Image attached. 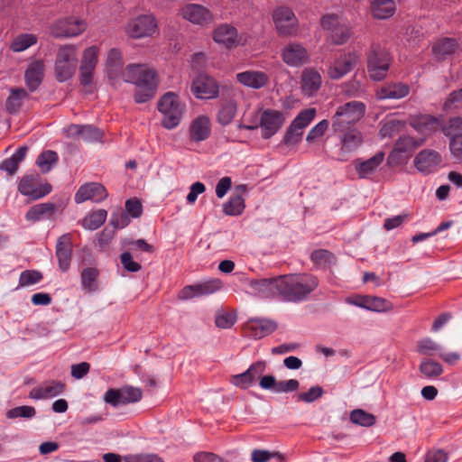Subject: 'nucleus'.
Instances as JSON below:
<instances>
[{
	"mask_svg": "<svg viewBox=\"0 0 462 462\" xmlns=\"http://www.w3.org/2000/svg\"><path fill=\"white\" fill-rule=\"evenodd\" d=\"M78 58L74 45L60 46V82L71 78L76 71Z\"/></svg>",
	"mask_w": 462,
	"mask_h": 462,
	"instance_id": "2eb2a0df",
	"label": "nucleus"
},
{
	"mask_svg": "<svg viewBox=\"0 0 462 462\" xmlns=\"http://www.w3.org/2000/svg\"><path fill=\"white\" fill-rule=\"evenodd\" d=\"M391 63L390 53L380 44L372 43L367 52V71L373 80L383 79Z\"/></svg>",
	"mask_w": 462,
	"mask_h": 462,
	"instance_id": "39448f33",
	"label": "nucleus"
},
{
	"mask_svg": "<svg viewBox=\"0 0 462 462\" xmlns=\"http://www.w3.org/2000/svg\"><path fill=\"white\" fill-rule=\"evenodd\" d=\"M190 91L199 99H210L217 97L219 87L212 77L200 73L192 81Z\"/></svg>",
	"mask_w": 462,
	"mask_h": 462,
	"instance_id": "ddd939ff",
	"label": "nucleus"
},
{
	"mask_svg": "<svg viewBox=\"0 0 462 462\" xmlns=\"http://www.w3.org/2000/svg\"><path fill=\"white\" fill-rule=\"evenodd\" d=\"M366 106L361 101H350L339 106L332 116L333 132H342L355 127L365 114Z\"/></svg>",
	"mask_w": 462,
	"mask_h": 462,
	"instance_id": "7ed1b4c3",
	"label": "nucleus"
},
{
	"mask_svg": "<svg viewBox=\"0 0 462 462\" xmlns=\"http://www.w3.org/2000/svg\"><path fill=\"white\" fill-rule=\"evenodd\" d=\"M329 122L327 119H323L313 126L308 133L306 141L308 143H313L315 140L324 135L328 130Z\"/></svg>",
	"mask_w": 462,
	"mask_h": 462,
	"instance_id": "bf43d9fd",
	"label": "nucleus"
},
{
	"mask_svg": "<svg viewBox=\"0 0 462 462\" xmlns=\"http://www.w3.org/2000/svg\"><path fill=\"white\" fill-rule=\"evenodd\" d=\"M157 30V21L152 14H140L130 19L125 27V32L133 39L150 37Z\"/></svg>",
	"mask_w": 462,
	"mask_h": 462,
	"instance_id": "423d86ee",
	"label": "nucleus"
},
{
	"mask_svg": "<svg viewBox=\"0 0 462 462\" xmlns=\"http://www.w3.org/2000/svg\"><path fill=\"white\" fill-rule=\"evenodd\" d=\"M350 420L359 426L371 427L375 423L376 419L372 413L362 409H356L350 413Z\"/></svg>",
	"mask_w": 462,
	"mask_h": 462,
	"instance_id": "a18cd8bd",
	"label": "nucleus"
},
{
	"mask_svg": "<svg viewBox=\"0 0 462 462\" xmlns=\"http://www.w3.org/2000/svg\"><path fill=\"white\" fill-rule=\"evenodd\" d=\"M420 371L425 377L432 379L441 375L444 369L441 364L430 359H424L420 365Z\"/></svg>",
	"mask_w": 462,
	"mask_h": 462,
	"instance_id": "c03bdc74",
	"label": "nucleus"
},
{
	"mask_svg": "<svg viewBox=\"0 0 462 462\" xmlns=\"http://www.w3.org/2000/svg\"><path fill=\"white\" fill-rule=\"evenodd\" d=\"M189 139L195 143L207 140L211 134V121L206 115L195 117L189 127Z\"/></svg>",
	"mask_w": 462,
	"mask_h": 462,
	"instance_id": "393cba45",
	"label": "nucleus"
},
{
	"mask_svg": "<svg viewBox=\"0 0 462 462\" xmlns=\"http://www.w3.org/2000/svg\"><path fill=\"white\" fill-rule=\"evenodd\" d=\"M87 29V22L79 15H69L60 20V37H76Z\"/></svg>",
	"mask_w": 462,
	"mask_h": 462,
	"instance_id": "5701e85b",
	"label": "nucleus"
},
{
	"mask_svg": "<svg viewBox=\"0 0 462 462\" xmlns=\"http://www.w3.org/2000/svg\"><path fill=\"white\" fill-rule=\"evenodd\" d=\"M254 383V381L253 380V377L251 376L247 370L242 374H236L232 377V383L242 389L248 388Z\"/></svg>",
	"mask_w": 462,
	"mask_h": 462,
	"instance_id": "69168bd1",
	"label": "nucleus"
},
{
	"mask_svg": "<svg viewBox=\"0 0 462 462\" xmlns=\"http://www.w3.org/2000/svg\"><path fill=\"white\" fill-rule=\"evenodd\" d=\"M181 16L189 22L206 25L213 22L214 17L211 12L205 6L198 4H189L180 10Z\"/></svg>",
	"mask_w": 462,
	"mask_h": 462,
	"instance_id": "aec40b11",
	"label": "nucleus"
},
{
	"mask_svg": "<svg viewBox=\"0 0 462 462\" xmlns=\"http://www.w3.org/2000/svg\"><path fill=\"white\" fill-rule=\"evenodd\" d=\"M321 26L329 33L331 42L334 44H344L350 38V28L337 15H324L321 19Z\"/></svg>",
	"mask_w": 462,
	"mask_h": 462,
	"instance_id": "1a4fd4ad",
	"label": "nucleus"
},
{
	"mask_svg": "<svg viewBox=\"0 0 462 462\" xmlns=\"http://www.w3.org/2000/svg\"><path fill=\"white\" fill-rule=\"evenodd\" d=\"M158 110L163 116L162 125L171 130L180 124L185 112V105L180 102L177 94L167 92L160 98Z\"/></svg>",
	"mask_w": 462,
	"mask_h": 462,
	"instance_id": "20e7f679",
	"label": "nucleus"
},
{
	"mask_svg": "<svg viewBox=\"0 0 462 462\" xmlns=\"http://www.w3.org/2000/svg\"><path fill=\"white\" fill-rule=\"evenodd\" d=\"M322 394L323 389L320 386H312L308 392L299 393L297 395V402H303L307 403L313 402L320 398Z\"/></svg>",
	"mask_w": 462,
	"mask_h": 462,
	"instance_id": "052dcab7",
	"label": "nucleus"
},
{
	"mask_svg": "<svg viewBox=\"0 0 462 462\" xmlns=\"http://www.w3.org/2000/svg\"><path fill=\"white\" fill-rule=\"evenodd\" d=\"M280 276L269 279H251L247 281L248 287L255 294L262 297L279 296Z\"/></svg>",
	"mask_w": 462,
	"mask_h": 462,
	"instance_id": "4be33fe9",
	"label": "nucleus"
},
{
	"mask_svg": "<svg viewBox=\"0 0 462 462\" xmlns=\"http://www.w3.org/2000/svg\"><path fill=\"white\" fill-rule=\"evenodd\" d=\"M57 153L53 151L42 152L36 160V164L43 173L48 172L57 161Z\"/></svg>",
	"mask_w": 462,
	"mask_h": 462,
	"instance_id": "09e8293b",
	"label": "nucleus"
},
{
	"mask_svg": "<svg viewBox=\"0 0 462 462\" xmlns=\"http://www.w3.org/2000/svg\"><path fill=\"white\" fill-rule=\"evenodd\" d=\"M300 79L301 91L308 97L315 95L322 85L320 73L313 68L305 69L301 73Z\"/></svg>",
	"mask_w": 462,
	"mask_h": 462,
	"instance_id": "c756f323",
	"label": "nucleus"
},
{
	"mask_svg": "<svg viewBox=\"0 0 462 462\" xmlns=\"http://www.w3.org/2000/svg\"><path fill=\"white\" fill-rule=\"evenodd\" d=\"M334 133L338 135L340 140L342 153H350L356 151L363 143V134L356 127Z\"/></svg>",
	"mask_w": 462,
	"mask_h": 462,
	"instance_id": "c85d7f7f",
	"label": "nucleus"
},
{
	"mask_svg": "<svg viewBox=\"0 0 462 462\" xmlns=\"http://www.w3.org/2000/svg\"><path fill=\"white\" fill-rule=\"evenodd\" d=\"M410 93V87L403 83H391L383 86L377 91L379 99H400L405 97Z\"/></svg>",
	"mask_w": 462,
	"mask_h": 462,
	"instance_id": "2f4dec72",
	"label": "nucleus"
},
{
	"mask_svg": "<svg viewBox=\"0 0 462 462\" xmlns=\"http://www.w3.org/2000/svg\"><path fill=\"white\" fill-rule=\"evenodd\" d=\"M395 10L396 5L393 0H374L371 5L373 17L379 20L392 17Z\"/></svg>",
	"mask_w": 462,
	"mask_h": 462,
	"instance_id": "473e14b6",
	"label": "nucleus"
},
{
	"mask_svg": "<svg viewBox=\"0 0 462 462\" xmlns=\"http://www.w3.org/2000/svg\"><path fill=\"white\" fill-rule=\"evenodd\" d=\"M111 225L116 228H124L130 223V216L125 211H116L111 215Z\"/></svg>",
	"mask_w": 462,
	"mask_h": 462,
	"instance_id": "0e129e2a",
	"label": "nucleus"
},
{
	"mask_svg": "<svg viewBox=\"0 0 462 462\" xmlns=\"http://www.w3.org/2000/svg\"><path fill=\"white\" fill-rule=\"evenodd\" d=\"M279 296L289 302L306 300L318 288L319 280L311 274L281 275L279 282Z\"/></svg>",
	"mask_w": 462,
	"mask_h": 462,
	"instance_id": "f03ea898",
	"label": "nucleus"
},
{
	"mask_svg": "<svg viewBox=\"0 0 462 462\" xmlns=\"http://www.w3.org/2000/svg\"><path fill=\"white\" fill-rule=\"evenodd\" d=\"M365 301V310L371 311H385L388 310L389 307V302L386 300L380 297L366 296Z\"/></svg>",
	"mask_w": 462,
	"mask_h": 462,
	"instance_id": "4d7b16f0",
	"label": "nucleus"
},
{
	"mask_svg": "<svg viewBox=\"0 0 462 462\" xmlns=\"http://www.w3.org/2000/svg\"><path fill=\"white\" fill-rule=\"evenodd\" d=\"M442 346L431 338H424L418 343V352L422 355L434 356L441 352Z\"/></svg>",
	"mask_w": 462,
	"mask_h": 462,
	"instance_id": "603ef678",
	"label": "nucleus"
},
{
	"mask_svg": "<svg viewBox=\"0 0 462 462\" xmlns=\"http://www.w3.org/2000/svg\"><path fill=\"white\" fill-rule=\"evenodd\" d=\"M58 394V384L55 382L44 383L38 387L33 388L29 396L32 399H51Z\"/></svg>",
	"mask_w": 462,
	"mask_h": 462,
	"instance_id": "79ce46f5",
	"label": "nucleus"
},
{
	"mask_svg": "<svg viewBox=\"0 0 462 462\" xmlns=\"http://www.w3.org/2000/svg\"><path fill=\"white\" fill-rule=\"evenodd\" d=\"M359 54L356 51L340 52L329 62L327 74L332 80H338L348 74L357 64Z\"/></svg>",
	"mask_w": 462,
	"mask_h": 462,
	"instance_id": "0eeeda50",
	"label": "nucleus"
},
{
	"mask_svg": "<svg viewBox=\"0 0 462 462\" xmlns=\"http://www.w3.org/2000/svg\"><path fill=\"white\" fill-rule=\"evenodd\" d=\"M304 129H302L295 123L291 122L286 130L283 137V142L287 145H295L300 143L303 134Z\"/></svg>",
	"mask_w": 462,
	"mask_h": 462,
	"instance_id": "8fccbe9b",
	"label": "nucleus"
},
{
	"mask_svg": "<svg viewBox=\"0 0 462 462\" xmlns=\"http://www.w3.org/2000/svg\"><path fill=\"white\" fill-rule=\"evenodd\" d=\"M236 81L244 87L260 89L269 82V76L262 70L248 69L236 75Z\"/></svg>",
	"mask_w": 462,
	"mask_h": 462,
	"instance_id": "b1692460",
	"label": "nucleus"
},
{
	"mask_svg": "<svg viewBox=\"0 0 462 462\" xmlns=\"http://www.w3.org/2000/svg\"><path fill=\"white\" fill-rule=\"evenodd\" d=\"M38 37L33 33H20L10 42L9 49L13 52H22L35 45Z\"/></svg>",
	"mask_w": 462,
	"mask_h": 462,
	"instance_id": "c9c22d12",
	"label": "nucleus"
},
{
	"mask_svg": "<svg viewBox=\"0 0 462 462\" xmlns=\"http://www.w3.org/2000/svg\"><path fill=\"white\" fill-rule=\"evenodd\" d=\"M316 109L312 107L303 109L298 114L292 122L302 129H305L313 121L316 116Z\"/></svg>",
	"mask_w": 462,
	"mask_h": 462,
	"instance_id": "13d9d810",
	"label": "nucleus"
},
{
	"mask_svg": "<svg viewBox=\"0 0 462 462\" xmlns=\"http://www.w3.org/2000/svg\"><path fill=\"white\" fill-rule=\"evenodd\" d=\"M223 287L220 279L213 278L192 285L185 286L179 293L180 300H190L195 297H202L213 294Z\"/></svg>",
	"mask_w": 462,
	"mask_h": 462,
	"instance_id": "9d476101",
	"label": "nucleus"
},
{
	"mask_svg": "<svg viewBox=\"0 0 462 462\" xmlns=\"http://www.w3.org/2000/svg\"><path fill=\"white\" fill-rule=\"evenodd\" d=\"M384 157L385 153L383 152H378L367 160H355L354 166L358 177L360 179H367L373 175L384 161Z\"/></svg>",
	"mask_w": 462,
	"mask_h": 462,
	"instance_id": "cd10ccee",
	"label": "nucleus"
},
{
	"mask_svg": "<svg viewBox=\"0 0 462 462\" xmlns=\"http://www.w3.org/2000/svg\"><path fill=\"white\" fill-rule=\"evenodd\" d=\"M43 278L42 273L37 270H25L21 273L18 281V287H29L39 283Z\"/></svg>",
	"mask_w": 462,
	"mask_h": 462,
	"instance_id": "de8ad7c7",
	"label": "nucleus"
},
{
	"mask_svg": "<svg viewBox=\"0 0 462 462\" xmlns=\"http://www.w3.org/2000/svg\"><path fill=\"white\" fill-rule=\"evenodd\" d=\"M273 20L280 35H291L297 28V18L292 10L282 5L273 12Z\"/></svg>",
	"mask_w": 462,
	"mask_h": 462,
	"instance_id": "9b49d317",
	"label": "nucleus"
},
{
	"mask_svg": "<svg viewBox=\"0 0 462 462\" xmlns=\"http://www.w3.org/2000/svg\"><path fill=\"white\" fill-rule=\"evenodd\" d=\"M19 191L32 200L43 198L51 191V186L43 182L39 174H27L23 176L18 185Z\"/></svg>",
	"mask_w": 462,
	"mask_h": 462,
	"instance_id": "6e6552de",
	"label": "nucleus"
},
{
	"mask_svg": "<svg viewBox=\"0 0 462 462\" xmlns=\"http://www.w3.org/2000/svg\"><path fill=\"white\" fill-rule=\"evenodd\" d=\"M56 205L51 202L41 203L32 207L25 215L28 221H38L54 216Z\"/></svg>",
	"mask_w": 462,
	"mask_h": 462,
	"instance_id": "f704fd0d",
	"label": "nucleus"
},
{
	"mask_svg": "<svg viewBox=\"0 0 462 462\" xmlns=\"http://www.w3.org/2000/svg\"><path fill=\"white\" fill-rule=\"evenodd\" d=\"M457 48L458 44L455 39L441 38L433 44L432 53L437 60H444L446 57L455 53Z\"/></svg>",
	"mask_w": 462,
	"mask_h": 462,
	"instance_id": "72a5a7b5",
	"label": "nucleus"
},
{
	"mask_svg": "<svg viewBox=\"0 0 462 462\" xmlns=\"http://www.w3.org/2000/svg\"><path fill=\"white\" fill-rule=\"evenodd\" d=\"M28 97V93L23 88H11L10 95L6 99V110L10 114L17 113L23 104L24 99Z\"/></svg>",
	"mask_w": 462,
	"mask_h": 462,
	"instance_id": "e433bc0d",
	"label": "nucleus"
},
{
	"mask_svg": "<svg viewBox=\"0 0 462 462\" xmlns=\"http://www.w3.org/2000/svg\"><path fill=\"white\" fill-rule=\"evenodd\" d=\"M125 212L132 217H139L143 213V205L137 199H130L125 201Z\"/></svg>",
	"mask_w": 462,
	"mask_h": 462,
	"instance_id": "e2e57ef3",
	"label": "nucleus"
},
{
	"mask_svg": "<svg viewBox=\"0 0 462 462\" xmlns=\"http://www.w3.org/2000/svg\"><path fill=\"white\" fill-rule=\"evenodd\" d=\"M410 125L425 136L431 135L441 126V120L430 115H416L410 117Z\"/></svg>",
	"mask_w": 462,
	"mask_h": 462,
	"instance_id": "412c9836",
	"label": "nucleus"
},
{
	"mask_svg": "<svg viewBox=\"0 0 462 462\" xmlns=\"http://www.w3.org/2000/svg\"><path fill=\"white\" fill-rule=\"evenodd\" d=\"M107 212L106 209H98L89 213L82 220V226L88 230L99 228L106 221Z\"/></svg>",
	"mask_w": 462,
	"mask_h": 462,
	"instance_id": "a19ab883",
	"label": "nucleus"
},
{
	"mask_svg": "<svg viewBox=\"0 0 462 462\" xmlns=\"http://www.w3.org/2000/svg\"><path fill=\"white\" fill-rule=\"evenodd\" d=\"M26 146L20 147L10 158L5 159L0 164V169L6 171L9 175H14L21 162L23 161L27 153Z\"/></svg>",
	"mask_w": 462,
	"mask_h": 462,
	"instance_id": "4c0bfd02",
	"label": "nucleus"
},
{
	"mask_svg": "<svg viewBox=\"0 0 462 462\" xmlns=\"http://www.w3.org/2000/svg\"><path fill=\"white\" fill-rule=\"evenodd\" d=\"M213 39L216 42L223 44L227 49H233L241 43V37L237 30L227 23L221 24L214 30Z\"/></svg>",
	"mask_w": 462,
	"mask_h": 462,
	"instance_id": "a878e982",
	"label": "nucleus"
},
{
	"mask_svg": "<svg viewBox=\"0 0 462 462\" xmlns=\"http://www.w3.org/2000/svg\"><path fill=\"white\" fill-rule=\"evenodd\" d=\"M44 75L42 60H35L29 64L24 73L25 83L31 91H34L41 85Z\"/></svg>",
	"mask_w": 462,
	"mask_h": 462,
	"instance_id": "7c9ffc66",
	"label": "nucleus"
},
{
	"mask_svg": "<svg viewBox=\"0 0 462 462\" xmlns=\"http://www.w3.org/2000/svg\"><path fill=\"white\" fill-rule=\"evenodd\" d=\"M244 208V199L240 195L231 197L223 205L224 213L227 216H238L243 212Z\"/></svg>",
	"mask_w": 462,
	"mask_h": 462,
	"instance_id": "49530a36",
	"label": "nucleus"
},
{
	"mask_svg": "<svg viewBox=\"0 0 462 462\" xmlns=\"http://www.w3.org/2000/svg\"><path fill=\"white\" fill-rule=\"evenodd\" d=\"M98 54L99 48L97 46H90L83 52L79 67L80 83L83 86H89L93 82Z\"/></svg>",
	"mask_w": 462,
	"mask_h": 462,
	"instance_id": "4468645a",
	"label": "nucleus"
},
{
	"mask_svg": "<svg viewBox=\"0 0 462 462\" xmlns=\"http://www.w3.org/2000/svg\"><path fill=\"white\" fill-rule=\"evenodd\" d=\"M400 125L401 122L398 120H390L384 123L380 129V136L382 138L393 136L399 131Z\"/></svg>",
	"mask_w": 462,
	"mask_h": 462,
	"instance_id": "338daca9",
	"label": "nucleus"
},
{
	"mask_svg": "<svg viewBox=\"0 0 462 462\" xmlns=\"http://www.w3.org/2000/svg\"><path fill=\"white\" fill-rule=\"evenodd\" d=\"M72 252V242L69 234L63 235L60 237V269L66 270L70 262Z\"/></svg>",
	"mask_w": 462,
	"mask_h": 462,
	"instance_id": "ea45409f",
	"label": "nucleus"
},
{
	"mask_svg": "<svg viewBox=\"0 0 462 462\" xmlns=\"http://www.w3.org/2000/svg\"><path fill=\"white\" fill-rule=\"evenodd\" d=\"M237 104L235 100L230 99L224 101L217 114V122L221 125H229L236 115Z\"/></svg>",
	"mask_w": 462,
	"mask_h": 462,
	"instance_id": "58836bf2",
	"label": "nucleus"
},
{
	"mask_svg": "<svg viewBox=\"0 0 462 462\" xmlns=\"http://www.w3.org/2000/svg\"><path fill=\"white\" fill-rule=\"evenodd\" d=\"M277 328L275 322L265 319H251L244 325V333L253 339L263 338Z\"/></svg>",
	"mask_w": 462,
	"mask_h": 462,
	"instance_id": "dca6fc26",
	"label": "nucleus"
},
{
	"mask_svg": "<svg viewBox=\"0 0 462 462\" xmlns=\"http://www.w3.org/2000/svg\"><path fill=\"white\" fill-rule=\"evenodd\" d=\"M311 261L320 268H327L336 263V257L332 253L325 249H318L311 253Z\"/></svg>",
	"mask_w": 462,
	"mask_h": 462,
	"instance_id": "37998d69",
	"label": "nucleus"
},
{
	"mask_svg": "<svg viewBox=\"0 0 462 462\" xmlns=\"http://www.w3.org/2000/svg\"><path fill=\"white\" fill-rule=\"evenodd\" d=\"M120 260L123 267L128 272L137 273L142 268L139 263L134 261L133 256L129 252H124L121 254Z\"/></svg>",
	"mask_w": 462,
	"mask_h": 462,
	"instance_id": "680f3d73",
	"label": "nucleus"
},
{
	"mask_svg": "<svg viewBox=\"0 0 462 462\" xmlns=\"http://www.w3.org/2000/svg\"><path fill=\"white\" fill-rule=\"evenodd\" d=\"M35 413H36V411L33 407L23 405V406H18V407L9 410L6 412V416L9 419H16V418L30 419V418H32L35 415Z\"/></svg>",
	"mask_w": 462,
	"mask_h": 462,
	"instance_id": "6e6d98bb",
	"label": "nucleus"
},
{
	"mask_svg": "<svg viewBox=\"0 0 462 462\" xmlns=\"http://www.w3.org/2000/svg\"><path fill=\"white\" fill-rule=\"evenodd\" d=\"M285 123L283 112L274 109H265L260 116L259 127L262 129V137L270 139L273 136Z\"/></svg>",
	"mask_w": 462,
	"mask_h": 462,
	"instance_id": "f8f14e48",
	"label": "nucleus"
},
{
	"mask_svg": "<svg viewBox=\"0 0 462 462\" xmlns=\"http://www.w3.org/2000/svg\"><path fill=\"white\" fill-rule=\"evenodd\" d=\"M439 128H441L442 133L446 136H450L451 138L462 134V117H452L446 125H441Z\"/></svg>",
	"mask_w": 462,
	"mask_h": 462,
	"instance_id": "3c124183",
	"label": "nucleus"
},
{
	"mask_svg": "<svg viewBox=\"0 0 462 462\" xmlns=\"http://www.w3.org/2000/svg\"><path fill=\"white\" fill-rule=\"evenodd\" d=\"M120 391L123 404L139 402L143 396L142 390L133 386L123 387Z\"/></svg>",
	"mask_w": 462,
	"mask_h": 462,
	"instance_id": "5fc2aeb1",
	"label": "nucleus"
},
{
	"mask_svg": "<svg viewBox=\"0 0 462 462\" xmlns=\"http://www.w3.org/2000/svg\"><path fill=\"white\" fill-rule=\"evenodd\" d=\"M98 273L94 268H87L81 273L82 285L88 291H96L97 288V278Z\"/></svg>",
	"mask_w": 462,
	"mask_h": 462,
	"instance_id": "864d4df0",
	"label": "nucleus"
},
{
	"mask_svg": "<svg viewBox=\"0 0 462 462\" xmlns=\"http://www.w3.org/2000/svg\"><path fill=\"white\" fill-rule=\"evenodd\" d=\"M300 383L296 379H289L286 381H279L277 384L276 393H292L299 389Z\"/></svg>",
	"mask_w": 462,
	"mask_h": 462,
	"instance_id": "774afa93",
	"label": "nucleus"
},
{
	"mask_svg": "<svg viewBox=\"0 0 462 462\" xmlns=\"http://www.w3.org/2000/svg\"><path fill=\"white\" fill-rule=\"evenodd\" d=\"M106 69L110 79H122L125 82L135 85L136 103H145L155 96L159 84L156 71L144 64L133 63L124 68L123 53L119 49L112 48L108 51Z\"/></svg>",
	"mask_w": 462,
	"mask_h": 462,
	"instance_id": "f257e3e1",
	"label": "nucleus"
},
{
	"mask_svg": "<svg viewBox=\"0 0 462 462\" xmlns=\"http://www.w3.org/2000/svg\"><path fill=\"white\" fill-rule=\"evenodd\" d=\"M424 139L417 140L414 137L404 135L401 136L395 143L393 150L388 157V163L393 164L403 160V154L412 152L416 148L422 145Z\"/></svg>",
	"mask_w": 462,
	"mask_h": 462,
	"instance_id": "f3484780",
	"label": "nucleus"
},
{
	"mask_svg": "<svg viewBox=\"0 0 462 462\" xmlns=\"http://www.w3.org/2000/svg\"><path fill=\"white\" fill-rule=\"evenodd\" d=\"M440 162V154L430 149L420 151L414 158L415 168L422 173H430L433 171Z\"/></svg>",
	"mask_w": 462,
	"mask_h": 462,
	"instance_id": "bb28decb",
	"label": "nucleus"
},
{
	"mask_svg": "<svg viewBox=\"0 0 462 462\" xmlns=\"http://www.w3.org/2000/svg\"><path fill=\"white\" fill-rule=\"evenodd\" d=\"M282 60L290 67H300L310 60L307 49L300 43L286 45L282 51Z\"/></svg>",
	"mask_w": 462,
	"mask_h": 462,
	"instance_id": "a211bd4d",
	"label": "nucleus"
},
{
	"mask_svg": "<svg viewBox=\"0 0 462 462\" xmlns=\"http://www.w3.org/2000/svg\"><path fill=\"white\" fill-rule=\"evenodd\" d=\"M108 193L106 188L97 182L86 183L79 187L75 194V202L77 204L83 203L87 200L100 202L106 199Z\"/></svg>",
	"mask_w": 462,
	"mask_h": 462,
	"instance_id": "6ab92c4d",
	"label": "nucleus"
}]
</instances>
